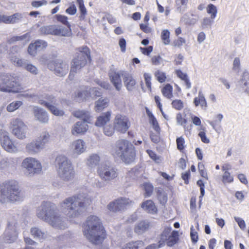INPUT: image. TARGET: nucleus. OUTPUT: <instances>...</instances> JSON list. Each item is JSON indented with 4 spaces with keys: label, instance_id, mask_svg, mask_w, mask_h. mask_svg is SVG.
<instances>
[{
    "label": "nucleus",
    "instance_id": "obj_1",
    "mask_svg": "<svg viewBox=\"0 0 249 249\" xmlns=\"http://www.w3.org/2000/svg\"><path fill=\"white\" fill-rule=\"evenodd\" d=\"M89 204L85 195L79 194L65 199L60 203V210L69 217H76L84 213Z\"/></svg>",
    "mask_w": 249,
    "mask_h": 249
},
{
    "label": "nucleus",
    "instance_id": "obj_2",
    "mask_svg": "<svg viewBox=\"0 0 249 249\" xmlns=\"http://www.w3.org/2000/svg\"><path fill=\"white\" fill-rule=\"evenodd\" d=\"M84 235L92 244L101 245L107 234L100 219L95 215L89 216L84 225Z\"/></svg>",
    "mask_w": 249,
    "mask_h": 249
},
{
    "label": "nucleus",
    "instance_id": "obj_3",
    "mask_svg": "<svg viewBox=\"0 0 249 249\" xmlns=\"http://www.w3.org/2000/svg\"><path fill=\"white\" fill-rule=\"evenodd\" d=\"M37 216L58 229L65 228L64 218L55 210L54 205L49 202L43 201L36 210Z\"/></svg>",
    "mask_w": 249,
    "mask_h": 249
},
{
    "label": "nucleus",
    "instance_id": "obj_4",
    "mask_svg": "<svg viewBox=\"0 0 249 249\" xmlns=\"http://www.w3.org/2000/svg\"><path fill=\"white\" fill-rule=\"evenodd\" d=\"M24 192L14 181H6L0 185V202L15 203L23 200Z\"/></svg>",
    "mask_w": 249,
    "mask_h": 249
},
{
    "label": "nucleus",
    "instance_id": "obj_5",
    "mask_svg": "<svg viewBox=\"0 0 249 249\" xmlns=\"http://www.w3.org/2000/svg\"><path fill=\"white\" fill-rule=\"evenodd\" d=\"M111 153L114 157L119 158L125 163L134 161L136 156L135 147L128 140H119L112 146Z\"/></svg>",
    "mask_w": 249,
    "mask_h": 249
},
{
    "label": "nucleus",
    "instance_id": "obj_6",
    "mask_svg": "<svg viewBox=\"0 0 249 249\" xmlns=\"http://www.w3.org/2000/svg\"><path fill=\"white\" fill-rule=\"evenodd\" d=\"M56 166L59 178L64 181H70L74 177L75 172L72 163L64 155L58 156L55 159Z\"/></svg>",
    "mask_w": 249,
    "mask_h": 249
},
{
    "label": "nucleus",
    "instance_id": "obj_7",
    "mask_svg": "<svg viewBox=\"0 0 249 249\" xmlns=\"http://www.w3.org/2000/svg\"><path fill=\"white\" fill-rule=\"evenodd\" d=\"M78 50V52L76 53L72 60L70 77H71L73 74L72 73L76 72L77 71L81 69L86 65L88 59H90V52L88 47H80Z\"/></svg>",
    "mask_w": 249,
    "mask_h": 249
},
{
    "label": "nucleus",
    "instance_id": "obj_8",
    "mask_svg": "<svg viewBox=\"0 0 249 249\" xmlns=\"http://www.w3.org/2000/svg\"><path fill=\"white\" fill-rule=\"evenodd\" d=\"M20 84L18 79L11 75L3 74L0 77V90L6 92H18Z\"/></svg>",
    "mask_w": 249,
    "mask_h": 249
},
{
    "label": "nucleus",
    "instance_id": "obj_9",
    "mask_svg": "<svg viewBox=\"0 0 249 249\" xmlns=\"http://www.w3.org/2000/svg\"><path fill=\"white\" fill-rule=\"evenodd\" d=\"M21 167L25 175L30 177L40 173L42 170L40 162L32 157H28L24 159L21 163Z\"/></svg>",
    "mask_w": 249,
    "mask_h": 249
},
{
    "label": "nucleus",
    "instance_id": "obj_10",
    "mask_svg": "<svg viewBox=\"0 0 249 249\" xmlns=\"http://www.w3.org/2000/svg\"><path fill=\"white\" fill-rule=\"evenodd\" d=\"M97 173L100 178L106 182L114 179L117 176V169L110 163H103L98 168Z\"/></svg>",
    "mask_w": 249,
    "mask_h": 249
},
{
    "label": "nucleus",
    "instance_id": "obj_11",
    "mask_svg": "<svg viewBox=\"0 0 249 249\" xmlns=\"http://www.w3.org/2000/svg\"><path fill=\"white\" fill-rule=\"evenodd\" d=\"M10 128L12 134L19 139L23 140L26 137L27 127L20 119H13L10 122Z\"/></svg>",
    "mask_w": 249,
    "mask_h": 249
},
{
    "label": "nucleus",
    "instance_id": "obj_12",
    "mask_svg": "<svg viewBox=\"0 0 249 249\" xmlns=\"http://www.w3.org/2000/svg\"><path fill=\"white\" fill-rule=\"evenodd\" d=\"M17 222L15 218L9 220L7 228L3 234V239L5 242L11 243L14 242L17 238Z\"/></svg>",
    "mask_w": 249,
    "mask_h": 249
},
{
    "label": "nucleus",
    "instance_id": "obj_13",
    "mask_svg": "<svg viewBox=\"0 0 249 249\" xmlns=\"http://www.w3.org/2000/svg\"><path fill=\"white\" fill-rule=\"evenodd\" d=\"M48 68L54 72L59 76L65 75L69 71V65L62 60L57 59L50 62L48 64Z\"/></svg>",
    "mask_w": 249,
    "mask_h": 249
},
{
    "label": "nucleus",
    "instance_id": "obj_14",
    "mask_svg": "<svg viewBox=\"0 0 249 249\" xmlns=\"http://www.w3.org/2000/svg\"><path fill=\"white\" fill-rule=\"evenodd\" d=\"M0 142L1 146L6 151L11 153L18 151L16 146L10 139L8 133L2 129L0 130Z\"/></svg>",
    "mask_w": 249,
    "mask_h": 249
},
{
    "label": "nucleus",
    "instance_id": "obj_15",
    "mask_svg": "<svg viewBox=\"0 0 249 249\" xmlns=\"http://www.w3.org/2000/svg\"><path fill=\"white\" fill-rule=\"evenodd\" d=\"M132 203L133 201L129 198L121 197L116 199L114 201L109 203L107 205V208L111 211L117 212L124 210Z\"/></svg>",
    "mask_w": 249,
    "mask_h": 249
},
{
    "label": "nucleus",
    "instance_id": "obj_16",
    "mask_svg": "<svg viewBox=\"0 0 249 249\" xmlns=\"http://www.w3.org/2000/svg\"><path fill=\"white\" fill-rule=\"evenodd\" d=\"M130 123L128 118L121 115H117L114 122L115 129L121 133H125L129 128Z\"/></svg>",
    "mask_w": 249,
    "mask_h": 249
},
{
    "label": "nucleus",
    "instance_id": "obj_17",
    "mask_svg": "<svg viewBox=\"0 0 249 249\" xmlns=\"http://www.w3.org/2000/svg\"><path fill=\"white\" fill-rule=\"evenodd\" d=\"M56 100L53 96H49L48 101L39 100L38 103L40 105L45 106L55 116H63L64 112L62 110L58 109L54 105L55 104Z\"/></svg>",
    "mask_w": 249,
    "mask_h": 249
},
{
    "label": "nucleus",
    "instance_id": "obj_18",
    "mask_svg": "<svg viewBox=\"0 0 249 249\" xmlns=\"http://www.w3.org/2000/svg\"><path fill=\"white\" fill-rule=\"evenodd\" d=\"M33 111L36 120L39 122L42 123H47L48 122V114L42 108L38 107H34Z\"/></svg>",
    "mask_w": 249,
    "mask_h": 249
},
{
    "label": "nucleus",
    "instance_id": "obj_19",
    "mask_svg": "<svg viewBox=\"0 0 249 249\" xmlns=\"http://www.w3.org/2000/svg\"><path fill=\"white\" fill-rule=\"evenodd\" d=\"M108 75L111 82L115 87L116 90L119 91L122 88V81L120 74L114 70H111L108 73Z\"/></svg>",
    "mask_w": 249,
    "mask_h": 249
},
{
    "label": "nucleus",
    "instance_id": "obj_20",
    "mask_svg": "<svg viewBox=\"0 0 249 249\" xmlns=\"http://www.w3.org/2000/svg\"><path fill=\"white\" fill-rule=\"evenodd\" d=\"M43 148L40 145V143H39L36 140L28 143L25 147L26 151L31 155H35L38 153Z\"/></svg>",
    "mask_w": 249,
    "mask_h": 249
},
{
    "label": "nucleus",
    "instance_id": "obj_21",
    "mask_svg": "<svg viewBox=\"0 0 249 249\" xmlns=\"http://www.w3.org/2000/svg\"><path fill=\"white\" fill-rule=\"evenodd\" d=\"M87 122L78 121L76 122L71 128V134L73 135L84 133L88 129Z\"/></svg>",
    "mask_w": 249,
    "mask_h": 249
},
{
    "label": "nucleus",
    "instance_id": "obj_22",
    "mask_svg": "<svg viewBox=\"0 0 249 249\" xmlns=\"http://www.w3.org/2000/svg\"><path fill=\"white\" fill-rule=\"evenodd\" d=\"M121 75L123 76L124 84L127 89L129 91L133 90L136 85L135 80L131 74L128 73L124 72L122 73Z\"/></svg>",
    "mask_w": 249,
    "mask_h": 249
},
{
    "label": "nucleus",
    "instance_id": "obj_23",
    "mask_svg": "<svg viewBox=\"0 0 249 249\" xmlns=\"http://www.w3.org/2000/svg\"><path fill=\"white\" fill-rule=\"evenodd\" d=\"M71 147L74 153L80 154L85 150V142L81 139L75 140L72 142Z\"/></svg>",
    "mask_w": 249,
    "mask_h": 249
},
{
    "label": "nucleus",
    "instance_id": "obj_24",
    "mask_svg": "<svg viewBox=\"0 0 249 249\" xmlns=\"http://www.w3.org/2000/svg\"><path fill=\"white\" fill-rule=\"evenodd\" d=\"M150 223L146 220L141 221L136 224L134 228V231L138 234H142L149 229Z\"/></svg>",
    "mask_w": 249,
    "mask_h": 249
},
{
    "label": "nucleus",
    "instance_id": "obj_25",
    "mask_svg": "<svg viewBox=\"0 0 249 249\" xmlns=\"http://www.w3.org/2000/svg\"><path fill=\"white\" fill-rule=\"evenodd\" d=\"M30 233L35 238L39 240L44 239L47 237L46 232L38 227H33L30 229Z\"/></svg>",
    "mask_w": 249,
    "mask_h": 249
},
{
    "label": "nucleus",
    "instance_id": "obj_26",
    "mask_svg": "<svg viewBox=\"0 0 249 249\" xmlns=\"http://www.w3.org/2000/svg\"><path fill=\"white\" fill-rule=\"evenodd\" d=\"M72 114L74 117L77 118H81L82 119V121L87 122L88 123H90L91 116L90 115V113L88 111L83 110H78L74 111L72 113Z\"/></svg>",
    "mask_w": 249,
    "mask_h": 249
},
{
    "label": "nucleus",
    "instance_id": "obj_27",
    "mask_svg": "<svg viewBox=\"0 0 249 249\" xmlns=\"http://www.w3.org/2000/svg\"><path fill=\"white\" fill-rule=\"evenodd\" d=\"M111 113L109 111L103 113L101 116L98 117L95 123V125L97 126H102L105 125L110 120Z\"/></svg>",
    "mask_w": 249,
    "mask_h": 249
},
{
    "label": "nucleus",
    "instance_id": "obj_28",
    "mask_svg": "<svg viewBox=\"0 0 249 249\" xmlns=\"http://www.w3.org/2000/svg\"><path fill=\"white\" fill-rule=\"evenodd\" d=\"M71 34V30L70 27L67 26V28H64L56 25L54 36H70Z\"/></svg>",
    "mask_w": 249,
    "mask_h": 249
},
{
    "label": "nucleus",
    "instance_id": "obj_29",
    "mask_svg": "<svg viewBox=\"0 0 249 249\" xmlns=\"http://www.w3.org/2000/svg\"><path fill=\"white\" fill-rule=\"evenodd\" d=\"M55 28L56 25H50L44 26L40 28V29H39V32L41 35H52L54 36Z\"/></svg>",
    "mask_w": 249,
    "mask_h": 249
},
{
    "label": "nucleus",
    "instance_id": "obj_30",
    "mask_svg": "<svg viewBox=\"0 0 249 249\" xmlns=\"http://www.w3.org/2000/svg\"><path fill=\"white\" fill-rule=\"evenodd\" d=\"M142 208L147 213H153L157 211L154 203L151 200H147L142 204Z\"/></svg>",
    "mask_w": 249,
    "mask_h": 249
},
{
    "label": "nucleus",
    "instance_id": "obj_31",
    "mask_svg": "<svg viewBox=\"0 0 249 249\" xmlns=\"http://www.w3.org/2000/svg\"><path fill=\"white\" fill-rule=\"evenodd\" d=\"M100 161L99 156L96 154H93L88 159L87 164L90 167H94L99 164Z\"/></svg>",
    "mask_w": 249,
    "mask_h": 249
},
{
    "label": "nucleus",
    "instance_id": "obj_32",
    "mask_svg": "<svg viewBox=\"0 0 249 249\" xmlns=\"http://www.w3.org/2000/svg\"><path fill=\"white\" fill-rule=\"evenodd\" d=\"M108 100L107 98H100L95 102V109L96 111H100L108 106Z\"/></svg>",
    "mask_w": 249,
    "mask_h": 249
},
{
    "label": "nucleus",
    "instance_id": "obj_33",
    "mask_svg": "<svg viewBox=\"0 0 249 249\" xmlns=\"http://www.w3.org/2000/svg\"><path fill=\"white\" fill-rule=\"evenodd\" d=\"M192 16H195L196 18H190L188 14H184L181 18V21L187 25H194L198 20L199 17L198 15L193 14H192Z\"/></svg>",
    "mask_w": 249,
    "mask_h": 249
},
{
    "label": "nucleus",
    "instance_id": "obj_34",
    "mask_svg": "<svg viewBox=\"0 0 249 249\" xmlns=\"http://www.w3.org/2000/svg\"><path fill=\"white\" fill-rule=\"evenodd\" d=\"M194 103L196 107L198 105H200L202 107H207L205 98L201 91H199L198 96L195 98Z\"/></svg>",
    "mask_w": 249,
    "mask_h": 249
},
{
    "label": "nucleus",
    "instance_id": "obj_35",
    "mask_svg": "<svg viewBox=\"0 0 249 249\" xmlns=\"http://www.w3.org/2000/svg\"><path fill=\"white\" fill-rule=\"evenodd\" d=\"M178 231H174L171 234L170 236L166 241V244L169 247H172L176 244L178 240Z\"/></svg>",
    "mask_w": 249,
    "mask_h": 249
},
{
    "label": "nucleus",
    "instance_id": "obj_36",
    "mask_svg": "<svg viewBox=\"0 0 249 249\" xmlns=\"http://www.w3.org/2000/svg\"><path fill=\"white\" fill-rule=\"evenodd\" d=\"M157 197L160 203L165 205L168 200L167 194L162 189H159L157 191Z\"/></svg>",
    "mask_w": 249,
    "mask_h": 249
},
{
    "label": "nucleus",
    "instance_id": "obj_37",
    "mask_svg": "<svg viewBox=\"0 0 249 249\" xmlns=\"http://www.w3.org/2000/svg\"><path fill=\"white\" fill-rule=\"evenodd\" d=\"M90 97L89 91L82 90L78 91L75 95V98L78 102L87 100Z\"/></svg>",
    "mask_w": 249,
    "mask_h": 249
},
{
    "label": "nucleus",
    "instance_id": "obj_38",
    "mask_svg": "<svg viewBox=\"0 0 249 249\" xmlns=\"http://www.w3.org/2000/svg\"><path fill=\"white\" fill-rule=\"evenodd\" d=\"M11 62L16 66L24 68L27 60L19 58L16 56H11L10 57Z\"/></svg>",
    "mask_w": 249,
    "mask_h": 249
},
{
    "label": "nucleus",
    "instance_id": "obj_39",
    "mask_svg": "<svg viewBox=\"0 0 249 249\" xmlns=\"http://www.w3.org/2000/svg\"><path fill=\"white\" fill-rule=\"evenodd\" d=\"M11 62L16 66L24 68L27 60L19 58L16 56H11L10 57Z\"/></svg>",
    "mask_w": 249,
    "mask_h": 249
},
{
    "label": "nucleus",
    "instance_id": "obj_40",
    "mask_svg": "<svg viewBox=\"0 0 249 249\" xmlns=\"http://www.w3.org/2000/svg\"><path fill=\"white\" fill-rule=\"evenodd\" d=\"M241 83L243 88L245 89V91L249 92V73L248 72H244L241 79Z\"/></svg>",
    "mask_w": 249,
    "mask_h": 249
},
{
    "label": "nucleus",
    "instance_id": "obj_41",
    "mask_svg": "<svg viewBox=\"0 0 249 249\" xmlns=\"http://www.w3.org/2000/svg\"><path fill=\"white\" fill-rule=\"evenodd\" d=\"M50 138V135L48 132H43L41 134L36 140L39 143H40L41 146L43 148L44 145L49 142Z\"/></svg>",
    "mask_w": 249,
    "mask_h": 249
},
{
    "label": "nucleus",
    "instance_id": "obj_42",
    "mask_svg": "<svg viewBox=\"0 0 249 249\" xmlns=\"http://www.w3.org/2000/svg\"><path fill=\"white\" fill-rule=\"evenodd\" d=\"M29 38H30V34H29V33H27L22 36H14L12 37L11 38H10V39H9L8 40L7 42L9 44H13V43H15L17 41H21V40H23L26 39H27V41H29Z\"/></svg>",
    "mask_w": 249,
    "mask_h": 249
},
{
    "label": "nucleus",
    "instance_id": "obj_43",
    "mask_svg": "<svg viewBox=\"0 0 249 249\" xmlns=\"http://www.w3.org/2000/svg\"><path fill=\"white\" fill-rule=\"evenodd\" d=\"M22 18V14L16 13L11 16H6L5 23H14Z\"/></svg>",
    "mask_w": 249,
    "mask_h": 249
},
{
    "label": "nucleus",
    "instance_id": "obj_44",
    "mask_svg": "<svg viewBox=\"0 0 249 249\" xmlns=\"http://www.w3.org/2000/svg\"><path fill=\"white\" fill-rule=\"evenodd\" d=\"M172 87L169 84H166L162 89L161 92L165 97L171 99L173 96L172 94Z\"/></svg>",
    "mask_w": 249,
    "mask_h": 249
},
{
    "label": "nucleus",
    "instance_id": "obj_45",
    "mask_svg": "<svg viewBox=\"0 0 249 249\" xmlns=\"http://www.w3.org/2000/svg\"><path fill=\"white\" fill-rule=\"evenodd\" d=\"M171 231V228L170 227H165L160 234V239L159 241L160 242L163 243L167 240V239L170 236V232Z\"/></svg>",
    "mask_w": 249,
    "mask_h": 249
},
{
    "label": "nucleus",
    "instance_id": "obj_46",
    "mask_svg": "<svg viewBox=\"0 0 249 249\" xmlns=\"http://www.w3.org/2000/svg\"><path fill=\"white\" fill-rule=\"evenodd\" d=\"M22 105V102L21 101H16L13 102L7 106V110L8 112H13L18 109Z\"/></svg>",
    "mask_w": 249,
    "mask_h": 249
},
{
    "label": "nucleus",
    "instance_id": "obj_47",
    "mask_svg": "<svg viewBox=\"0 0 249 249\" xmlns=\"http://www.w3.org/2000/svg\"><path fill=\"white\" fill-rule=\"evenodd\" d=\"M128 249H140L144 246V243L142 241L131 242L126 244Z\"/></svg>",
    "mask_w": 249,
    "mask_h": 249
},
{
    "label": "nucleus",
    "instance_id": "obj_48",
    "mask_svg": "<svg viewBox=\"0 0 249 249\" xmlns=\"http://www.w3.org/2000/svg\"><path fill=\"white\" fill-rule=\"evenodd\" d=\"M76 1L81 13L80 18L81 19H84L85 15L87 14V10L84 6V1L83 0H76Z\"/></svg>",
    "mask_w": 249,
    "mask_h": 249
},
{
    "label": "nucleus",
    "instance_id": "obj_49",
    "mask_svg": "<svg viewBox=\"0 0 249 249\" xmlns=\"http://www.w3.org/2000/svg\"><path fill=\"white\" fill-rule=\"evenodd\" d=\"M23 68L34 75H36L38 72L37 68L32 64L29 63L28 61Z\"/></svg>",
    "mask_w": 249,
    "mask_h": 249
},
{
    "label": "nucleus",
    "instance_id": "obj_50",
    "mask_svg": "<svg viewBox=\"0 0 249 249\" xmlns=\"http://www.w3.org/2000/svg\"><path fill=\"white\" fill-rule=\"evenodd\" d=\"M207 13L211 15L212 19H214L217 14L216 7L213 4H209L207 7Z\"/></svg>",
    "mask_w": 249,
    "mask_h": 249
},
{
    "label": "nucleus",
    "instance_id": "obj_51",
    "mask_svg": "<svg viewBox=\"0 0 249 249\" xmlns=\"http://www.w3.org/2000/svg\"><path fill=\"white\" fill-rule=\"evenodd\" d=\"M188 2V0H177L176 3L177 6V10L181 12L184 11Z\"/></svg>",
    "mask_w": 249,
    "mask_h": 249
},
{
    "label": "nucleus",
    "instance_id": "obj_52",
    "mask_svg": "<svg viewBox=\"0 0 249 249\" xmlns=\"http://www.w3.org/2000/svg\"><path fill=\"white\" fill-rule=\"evenodd\" d=\"M169 36L170 32L168 30H164L161 32V37L165 45L169 44L170 42Z\"/></svg>",
    "mask_w": 249,
    "mask_h": 249
},
{
    "label": "nucleus",
    "instance_id": "obj_53",
    "mask_svg": "<svg viewBox=\"0 0 249 249\" xmlns=\"http://www.w3.org/2000/svg\"><path fill=\"white\" fill-rule=\"evenodd\" d=\"M34 44L36 45L38 51H40L45 48L47 46V43L42 40H37Z\"/></svg>",
    "mask_w": 249,
    "mask_h": 249
},
{
    "label": "nucleus",
    "instance_id": "obj_54",
    "mask_svg": "<svg viewBox=\"0 0 249 249\" xmlns=\"http://www.w3.org/2000/svg\"><path fill=\"white\" fill-rule=\"evenodd\" d=\"M172 107L177 110H180L183 107V103L180 100H175L172 103Z\"/></svg>",
    "mask_w": 249,
    "mask_h": 249
},
{
    "label": "nucleus",
    "instance_id": "obj_55",
    "mask_svg": "<svg viewBox=\"0 0 249 249\" xmlns=\"http://www.w3.org/2000/svg\"><path fill=\"white\" fill-rule=\"evenodd\" d=\"M213 22V19L209 18H205L203 19V21L202 23V26L203 28H210L211 27V25Z\"/></svg>",
    "mask_w": 249,
    "mask_h": 249
},
{
    "label": "nucleus",
    "instance_id": "obj_56",
    "mask_svg": "<svg viewBox=\"0 0 249 249\" xmlns=\"http://www.w3.org/2000/svg\"><path fill=\"white\" fill-rule=\"evenodd\" d=\"M114 126L113 127L111 125H108L104 127V132L106 135L110 136L114 133Z\"/></svg>",
    "mask_w": 249,
    "mask_h": 249
},
{
    "label": "nucleus",
    "instance_id": "obj_57",
    "mask_svg": "<svg viewBox=\"0 0 249 249\" xmlns=\"http://www.w3.org/2000/svg\"><path fill=\"white\" fill-rule=\"evenodd\" d=\"M56 17L57 20L58 21L61 22V23H62L64 25H67V26L70 27V25L69 24V23L67 20L68 18L67 17L61 15H56Z\"/></svg>",
    "mask_w": 249,
    "mask_h": 249
},
{
    "label": "nucleus",
    "instance_id": "obj_58",
    "mask_svg": "<svg viewBox=\"0 0 249 249\" xmlns=\"http://www.w3.org/2000/svg\"><path fill=\"white\" fill-rule=\"evenodd\" d=\"M38 50L34 43L29 45L28 48V53L32 56H35L37 53Z\"/></svg>",
    "mask_w": 249,
    "mask_h": 249
},
{
    "label": "nucleus",
    "instance_id": "obj_59",
    "mask_svg": "<svg viewBox=\"0 0 249 249\" xmlns=\"http://www.w3.org/2000/svg\"><path fill=\"white\" fill-rule=\"evenodd\" d=\"M9 166V160L7 158L2 159L0 160V170H3Z\"/></svg>",
    "mask_w": 249,
    "mask_h": 249
},
{
    "label": "nucleus",
    "instance_id": "obj_60",
    "mask_svg": "<svg viewBox=\"0 0 249 249\" xmlns=\"http://www.w3.org/2000/svg\"><path fill=\"white\" fill-rule=\"evenodd\" d=\"M90 96H93L94 97H100L102 95L100 89L96 88L90 89L89 90Z\"/></svg>",
    "mask_w": 249,
    "mask_h": 249
},
{
    "label": "nucleus",
    "instance_id": "obj_61",
    "mask_svg": "<svg viewBox=\"0 0 249 249\" xmlns=\"http://www.w3.org/2000/svg\"><path fill=\"white\" fill-rule=\"evenodd\" d=\"M150 122L152 124L153 128L155 130V131L158 133H159L160 131V128L156 119L155 117H153V118L150 120Z\"/></svg>",
    "mask_w": 249,
    "mask_h": 249
},
{
    "label": "nucleus",
    "instance_id": "obj_62",
    "mask_svg": "<svg viewBox=\"0 0 249 249\" xmlns=\"http://www.w3.org/2000/svg\"><path fill=\"white\" fill-rule=\"evenodd\" d=\"M155 75L157 77L158 80L160 83H162L165 81L166 76L163 72L158 71L156 72Z\"/></svg>",
    "mask_w": 249,
    "mask_h": 249
},
{
    "label": "nucleus",
    "instance_id": "obj_63",
    "mask_svg": "<svg viewBox=\"0 0 249 249\" xmlns=\"http://www.w3.org/2000/svg\"><path fill=\"white\" fill-rule=\"evenodd\" d=\"M197 185L200 187V196H199L200 198H201L205 194V190H204V184L203 183L202 180L199 179L197 181Z\"/></svg>",
    "mask_w": 249,
    "mask_h": 249
},
{
    "label": "nucleus",
    "instance_id": "obj_64",
    "mask_svg": "<svg viewBox=\"0 0 249 249\" xmlns=\"http://www.w3.org/2000/svg\"><path fill=\"white\" fill-rule=\"evenodd\" d=\"M177 144L178 149L181 151L184 149V140L182 137H179L177 139Z\"/></svg>",
    "mask_w": 249,
    "mask_h": 249
}]
</instances>
